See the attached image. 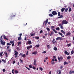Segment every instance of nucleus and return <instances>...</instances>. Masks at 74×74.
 I'll use <instances>...</instances> for the list:
<instances>
[{
    "mask_svg": "<svg viewBox=\"0 0 74 74\" xmlns=\"http://www.w3.org/2000/svg\"><path fill=\"white\" fill-rule=\"evenodd\" d=\"M68 23V22H67L66 20H63L62 21V23L61 24H62V25H67Z\"/></svg>",
    "mask_w": 74,
    "mask_h": 74,
    "instance_id": "nucleus-1",
    "label": "nucleus"
},
{
    "mask_svg": "<svg viewBox=\"0 0 74 74\" xmlns=\"http://www.w3.org/2000/svg\"><path fill=\"white\" fill-rule=\"evenodd\" d=\"M51 14L53 15H56L58 14V13L56 12V11H53L52 12Z\"/></svg>",
    "mask_w": 74,
    "mask_h": 74,
    "instance_id": "nucleus-2",
    "label": "nucleus"
},
{
    "mask_svg": "<svg viewBox=\"0 0 74 74\" xmlns=\"http://www.w3.org/2000/svg\"><path fill=\"white\" fill-rule=\"evenodd\" d=\"M32 48V46L31 45L29 46H27V48L28 50H29L30 49V48Z\"/></svg>",
    "mask_w": 74,
    "mask_h": 74,
    "instance_id": "nucleus-3",
    "label": "nucleus"
},
{
    "mask_svg": "<svg viewBox=\"0 0 74 74\" xmlns=\"http://www.w3.org/2000/svg\"><path fill=\"white\" fill-rule=\"evenodd\" d=\"M56 40H60V41H61V40H62V39L61 37H57L56 38Z\"/></svg>",
    "mask_w": 74,
    "mask_h": 74,
    "instance_id": "nucleus-4",
    "label": "nucleus"
},
{
    "mask_svg": "<svg viewBox=\"0 0 74 74\" xmlns=\"http://www.w3.org/2000/svg\"><path fill=\"white\" fill-rule=\"evenodd\" d=\"M1 42L2 45H3L5 44V42H3V40H1Z\"/></svg>",
    "mask_w": 74,
    "mask_h": 74,
    "instance_id": "nucleus-5",
    "label": "nucleus"
},
{
    "mask_svg": "<svg viewBox=\"0 0 74 74\" xmlns=\"http://www.w3.org/2000/svg\"><path fill=\"white\" fill-rule=\"evenodd\" d=\"M63 24H60L59 25V26H60V28L61 29H64L63 27L62 26Z\"/></svg>",
    "mask_w": 74,
    "mask_h": 74,
    "instance_id": "nucleus-6",
    "label": "nucleus"
},
{
    "mask_svg": "<svg viewBox=\"0 0 74 74\" xmlns=\"http://www.w3.org/2000/svg\"><path fill=\"white\" fill-rule=\"evenodd\" d=\"M71 34V33L70 32H68L66 34V37H67L68 36H70Z\"/></svg>",
    "mask_w": 74,
    "mask_h": 74,
    "instance_id": "nucleus-7",
    "label": "nucleus"
},
{
    "mask_svg": "<svg viewBox=\"0 0 74 74\" xmlns=\"http://www.w3.org/2000/svg\"><path fill=\"white\" fill-rule=\"evenodd\" d=\"M37 61H36V59H34V65H35V66H36L37 65V64H36V62Z\"/></svg>",
    "mask_w": 74,
    "mask_h": 74,
    "instance_id": "nucleus-8",
    "label": "nucleus"
},
{
    "mask_svg": "<svg viewBox=\"0 0 74 74\" xmlns=\"http://www.w3.org/2000/svg\"><path fill=\"white\" fill-rule=\"evenodd\" d=\"M18 52H17V53H15L14 55H15V58H17L18 57Z\"/></svg>",
    "mask_w": 74,
    "mask_h": 74,
    "instance_id": "nucleus-9",
    "label": "nucleus"
},
{
    "mask_svg": "<svg viewBox=\"0 0 74 74\" xmlns=\"http://www.w3.org/2000/svg\"><path fill=\"white\" fill-rule=\"evenodd\" d=\"M29 40V39L28 40V43L29 45H31V44H32V42Z\"/></svg>",
    "mask_w": 74,
    "mask_h": 74,
    "instance_id": "nucleus-10",
    "label": "nucleus"
},
{
    "mask_svg": "<svg viewBox=\"0 0 74 74\" xmlns=\"http://www.w3.org/2000/svg\"><path fill=\"white\" fill-rule=\"evenodd\" d=\"M3 38L4 40H8V39L6 38V36H5L3 35Z\"/></svg>",
    "mask_w": 74,
    "mask_h": 74,
    "instance_id": "nucleus-11",
    "label": "nucleus"
},
{
    "mask_svg": "<svg viewBox=\"0 0 74 74\" xmlns=\"http://www.w3.org/2000/svg\"><path fill=\"white\" fill-rule=\"evenodd\" d=\"M69 62H67L66 61L64 62V65H66V64H68Z\"/></svg>",
    "mask_w": 74,
    "mask_h": 74,
    "instance_id": "nucleus-12",
    "label": "nucleus"
},
{
    "mask_svg": "<svg viewBox=\"0 0 74 74\" xmlns=\"http://www.w3.org/2000/svg\"><path fill=\"white\" fill-rule=\"evenodd\" d=\"M74 73V71H71L69 72V74H73V73Z\"/></svg>",
    "mask_w": 74,
    "mask_h": 74,
    "instance_id": "nucleus-13",
    "label": "nucleus"
},
{
    "mask_svg": "<svg viewBox=\"0 0 74 74\" xmlns=\"http://www.w3.org/2000/svg\"><path fill=\"white\" fill-rule=\"evenodd\" d=\"M66 55H69V53H68V52H67V51H64Z\"/></svg>",
    "mask_w": 74,
    "mask_h": 74,
    "instance_id": "nucleus-14",
    "label": "nucleus"
},
{
    "mask_svg": "<svg viewBox=\"0 0 74 74\" xmlns=\"http://www.w3.org/2000/svg\"><path fill=\"white\" fill-rule=\"evenodd\" d=\"M22 40V38H21V37L20 36H19L18 38V40L19 41H21V40Z\"/></svg>",
    "mask_w": 74,
    "mask_h": 74,
    "instance_id": "nucleus-15",
    "label": "nucleus"
},
{
    "mask_svg": "<svg viewBox=\"0 0 74 74\" xmlns=\"http://www.w3.org/2000/svg\"><path fill=\"white\" fill-rule=\"evenodd\" d=\"M53 49L54 51H57L58 50V49L56 47H55L53 48Z\"/></svg>",
    "mask_w": 74,
    "mask_h": 74,
    "instance_id": "nucleus-16",
    "label": "nucleus"
},
{
    "mask_svg": "<svg viewBox=\"0 0 74 74\" xmlns=\"http://www.w3.org/2000/svg\"><path fill=\"white\" fill-rule=\"evenodd\" d=\"M68 8H69V12H71V8H70V7H69Z\"/></svg>",
    "mask_w": 74,
    "mask_h": 74,
    "instance_id": "nucleus-17",
    "label": "nucleus"
},
{
    "mask_svg": "<svg viewBox=\"0 0 74 74\" xmlns=\"http://www.w3.org/2000/svg\"><path fill=\"white\" fill-rule=\"evenodd\" d=\"M53 32H54L55 33H56H56H57V31H56V30H55V29H53Z\"/></svg>",
    "mask_w": 74,
    "mask_h": 74,
    "instance_id": "nucleus-18",
    "label": "nucleus"
},
{
    "mask_svg": "<svg viewBox=\"0 0 74 74\" xmlns=\"http://www.w3.org/2000/svg\"><path fill=\"white\" fill-rule=\"evenodd\" d=\"M35 33H34V34L31 33L30 36H34L35 35Z\"/></svg>",
    "mask_w": 74,
    "mask_h": 74,
    "instance_id": "nucleus-19",
    "label": "nucleus"
},
{
    "mask_svg": "<svg viewBox=\"0 0 74 74\" xmlns=\"http://www.w3.org/2000/svg\"><path fill=\"white\" fill-rule=\"evenodd\" d=\"M64 10H66V8H62L61 9L62 12H63V11H64Z\"/></svg>",
    "mask_w": 74,
    "mask_h": 74,
    "instance_id": "nucleus-20",
    "label": "nucleus"
},
{
    "mask_svg": "<svg viewBox=\"0 0 74 74\" xmlns=\"http://www.w3.org/2000/svg\"><path fill=\"white\" fill-rule=\"evenodd\" d=\"M15 16V15H13V16H11L10 17V19H12V18H13V16Z\"/></svg>",
    "mask_w": 74,
    "mask_h": 74,
    "instance_id": "nucleus-21",
    "label": "nucleus"
},
{
    "mask_svg": "<svg viewBox=\"0 0 74 74\" xmlns=\"http://www.w3.org/2000/svg\"><path fill=\"white\" fill-rule=\"evenodd\" d=\"M53 42V44H57V41H55L54 42Z\"/></svg>",
    "mask_w": 74,
    "mask_h": 74,
    "instance_id": "nucleus-22",
    "label": "nucleus"
},
{
    "mask_svg": "<svg viewBox=\"0 0 74 74\" xmlns=\"http://www.w3.org/2000/svg\"><path fill=\"white\" fill-rule=\"evenodd\" d=\"M3 35L2 36H1V37L0 38L1 41H3Z\"/></svg>",
    "mask_w": 74,
    "mask_h": 74,
    "instance_id": "nucleus-23",
    "label": "nucleus"
},
{
    "mask_svg": "<svg viewBox=\"0 0 74 74\" xmlns=\"http://www.w3.org/2000/svg\"><path fill=\"white\" fill-rule=\"evenodd\" d=\"M71 45V43H69L67 44V46L68 47H70Z\"/></svg>",
    "mask_w": 74,
    "mask_h": 74,
    "instance_id": "nucleus-24",
    "label": "nucleus"
},
{
    "mask_svg": "<svg viewBox=\"0 0 74 74\" xmlns=\"http://www.w3.org/2000/svg\"><path fill=\"white\" fill-rule=\"evenodd\" d=\"M48 19H47L45 21V24H47L48 23Z\"/></svg>",
    "mask_w": 74,
    "mask_h": 74,
    "instance_id": "nucleus-25",
    "label": "nucleus"
},
{
    "mask_svg": "<svg viewBox=\"0 0 74 74\" xmlns=\"http://www.w3.org/2000/svg\"><path fill=\"white\" fill-rule=\"evenodd\" d=\"M53 34V32H52L51 33V34H50V36H52Z\"/></svg>",
    "mask_w": 74,
    "mask_h": 74,
    "instance_id": "nucleus-26",
    "label": "nucleus"
},
{
    "mask_svg": "<svg viewBox=\"0 0 74 74\" xmlns=\"http://www.w3.org/2000/svg\"><path fill=\"white\" fill-rule=\"evenodd\" d=\"M58 16H61V15H60V12H59L58 13Z\"/></svg>",
    "mask_w": 74,
    "mask_h": 74,
    "instance_id": "nucleus-27",
    "label": "nucleus"
},
{
    "mask_svg": "<svg viewBox=\"0 0 74 74\" xmlns=\"http://www.w3.org/2000/svg\"><path fill=\"white\" fill-rule=\"evenodd\" d=\"M15 73L16 74H18V71H17V70H15Z\"/></svg>",
    "mask_w": 74,
    "mask_h": 74,
    "instance_id": "nucleus-28",
    "label": "nucleus"
},
{
    "mask_svg": "<svg viewBox=\"0 0 74 74\" xmlns=\"http://www.w3.org/2000/svg\"><path fill=\"white\" fill-rule=\"evenodd\" d=\"M49 16H50V17H52V16H53V15L52 14H49Z\"/></svg>",
    "mask_w": 74,
    "mask_h": 74,
    "instance_id": "nucleus-29",
    "label": "nucleus"
},
{
    "mask_svg": "<svg viewBox=\"0 0 74 74\" xmlns=\"http://www.w3.org/2000/svg\"><path fill=\"white\" fill-rule=\"evenodd\" d=\"M60 16V17H58V18H63V15H61V16Z\"/></svg>",
    "mask_w": 74,
    "mask_h": 74,
    "instance_id": "nucleus-30",
    "label": "nucleus"
},
{
    "mask_svg": "<svg viewBox=\"0 0 74 74\" xmlns=\"http://www.w3.org/2000/svg\"><path fill=\"white\" fill-rule=\"evenodd\" d=\"M34 55H37V52H33L32 53Z\"/></svg>",
    "mask_w": 74,
    "mask_h": 74,
    "instance_id": "nucleus-31",
    "label": "nucleus"
},
{
    "mask_svg": "<svg viewBox=\"0 0 74 74\" xmlns=\"http://www.w3.org/2000/svg\"><path fill=\"white\" fill-rule=\"evenodd\" d=\"M69 59H71V57H70V56H68L67 57V60H69Z\"/></svg>",
    "mask_w": 74,
    "mask_h": 74,
    "instance_id": "nucleus-32",
    "label": "nucleus"
},
{
    "mask_svg": "<svg viewBox=\"0 0 74 74\" xmlns=\"http://www.w3.org/2000/svg\"><path fill=\"white\" fill-rule=\"evenodd\" d=\"M40 47V45H36L35 46V47H37V48H38V47Z\"/></svg>",
    "mask_w": 74,
    "mask_h": 74,
    "instance_id": "nucleus-33",
    "label": "nucleus"
},
{
    "mask_svg": "<svg viewBox=\"0 0 74 74\" xmlns=\"http://www.w3.org/2000/svg\"><path fill=\"white\" fill-rule=\"evenodd\" d=\"M35 38L36 40H39V38H40V37H39V36H38V37H36Z\"/></svg>",
    "mask_w": 74,
    "mask_h": 74,
    "instance_id": "nucleus-34",
    "label": "nucleus"
},
{
    "mask_svg": "<svg viewBox=\"0 0 74 74\" xmlns=\"http://www.w3.org/2000/svg\"><path fill=\"white\" fill-rule=\"evenodd\" d=\"M58 34H59L60 36H63V34L60 33V32H58Z\"/></svg>",
    "mask_w": 74,
    "mask_h": 74,
    "instance_id": "nucleus-35",
    "label": "nucleus"
},
{
    "mask_svg": "<svg viewBox=\"0 0 74 74\" xmlns=\"http://www.w3.org/2000/svg\"><path fill=\"white\" fill-rule=\"evenodd\" d=\"M47 30L48 32H49V31H50V29L48 27L47 28Z\"/></svg>",
    "mask_w": 74,
    "mask_h": 74,
    "instance_id": "nucleus-36",
    "label": "nucleus"
},
{
    "mask_svg": "<svg viewBox=\"0 0 74 74\" xmlns=\"http://www.w3.org/2000/svg\"><path fill=\"white\" fill-rule=\"evenodd\" d=\"M14 41H10V44H12L13 43H14Z\"/></svg>",
    "mask_w": 74,
    "mask_h": 74,
    "instance_id": "nucleus-37",
    "label": "nucleus"
},
{
    "mask_svg": "<svg viewBox=\"0 0 74 74\" xmlns=\"http://www.w3.org/2000/svg\"><path fill=\"white\" fill-rule=\"evenodd\" d=\"M29 68H30V69H32V65H29Z\"/></svg>",
    "mask_w": 74,
    "mask_h": 74,
    "instance_id": "nucleus-38",
    "label": "nucleus"
},
{
    "mask_svg": "<svg viewBox=\"0 0 74 74\" xmlns=\"http://www.w3.org/2000/svg\"><path fill=\"white\" fill-rule=\"evenodd\" d=\"M2 62H4V63H5V62H6V61H5V60L2 59Z\"/></svg>",
    "mask_w": 74,
    "mask_h": 74,
    "instance_id": "nucleus-39",
    "label": "nucleus"
},
{
    "mask_svg": "<svg viewBox=\"0 0 74 74\" xmlns=\"http://www.w3.org/2000/svg\"><path fill=\"white\" fill-rule=\"evenodd\" d=\"M5 55L6 57H8V54H7V53H5Z\"/></svg>",
    "mask_w": 74,
    "mask_h": 74,
    "instance_id": "nucleus-40",
    "label": "nucleus"
},
{
    "mask_svg": "<svg viewBox=\"0 0 74 74\" xmlns=\"http://www.w3.org/2000/svg\"><path fill=\"white\" fill-rule=\"evenodd\" d=\"M39 69L41 71H42L43 70V69H42V68L41 67H40L39 68Z\"/></svg>",
    "mask_w": 74,
    "mask_h": 74,
    "instance_id": "nucleus-41",
    "label": "nucleus"
},
{
    "mask_svg": "<svg viewBox=\"0 0 74 74\" xmlns=\"http://www.w3.org/2000/svg\"><path fill=\"white\" fill-rule=\"evenodd\" d=\"M16 49L17 51H19L20 50V49H19V47H18L17 48H16Z\"/></svg>",
    "mask_w": 74,
    "mask_h": 74,
    "instance_id": "nucleus-42",
    "label": "nucleus"
},
{
    "mask_svg": "<svg viewBox=\"0 0 74 74\" xmlns=\"http://www.w3.org/2000/svg\"><path fill=\"white\" fill-rule=\"evenodd\" d=\"M32 69H34V70H36V68L34 67V66H33L32 67Z\"/></svg>",
    "mask_w": 74,
    "mask_h": 74,
    "instance_id": "nucleus-43",
    "label": "nucleus"
},
{
    "mask_svg": "<svg viewBox=\"0 0 74 74\" xmlns=\"http://www.w3.org/2000/svg\"><path fill=\"white\" fill-rule=\"evenodd\" d=\"M59 71V73H58V74H61V72L60 71V70H58Z\"/></svg>",
    "mask_w": 74,
    "mask_h": 74,
    "instance_id": "nucleus-44",
    "label": "nucleus"
},
{
    "mask_svg": "<svg viewBox=\"0 0 74 74\" xmlns=\"http://www.w3.org/2000/svg\"><path fill=\"white\" fill-rule=\"evenodd\" d=\"M68 8H66V9H65V12H67V11H68Z\"/></svg>",
    "mask_w": 74,
    "mask_h": 74,
    "instance_id": "nucleus-45",
    "label": "nucleus"
},
{
    "mask_svg": "<svg viewBox=\"0 0 74 74\" xmlns=\"http://www.w3.org/2000/svg\"><path fill=\"white\" fill-rule=\"evenodd\" d=\"M56 30H60V28H59V27H57L56 29Z\"/></svg>",
    "mask_w": 74,
    "mask_h": 74,
    "instance_id": "nucleus-46",
    "label": "nucleus"
},
{
    "mask_svg": "<svg viewBox=\"0 0 74 74\" xmlns=\"http://www.w3.org/2000/svg\"><path fill=\"white\" fill-rule=\"evenodd\" d=\"M21 42H18V45H19L20 44H21Z\"/></svg>",
    "mask_w": 74,
    "mask_h": 74,
    "instance_id": "nucleus-47",
    "label": "nucleus"
},
{
    "mask_svg": "<svg viewBox=\"0 0 74 74\" xmlns=\"http://www.w3.org/2000/svg\"><path fill=\"white\" fill-rule=\"evenodd\" d=\"M54 28V26H51V29H53Z\"/></svg>",
    "mask_w": 74,
    "mask_h": 74,
    "instance_id": "nucleus-48",
    "label": "nucleus"
},
{
    "mask_svg": "<svg viewBox=\"0 0 74 74\" xmlns=\"http://www.w3.org/2000/svg\"><path fill=\"white\" fill-rule=\"evenodd\" d=\"M3 52H1V53H0V55L1 56H2L3 55Z\"/></svg>",
    "mask_w": 74,
    "mask_h": 74,
    "instance_id": "nucleus-49",
    "label": "nucleus"
},
{
    "mask_svg": "<svg viewBox=\"0 0 74 74\" xmlns=\"http://www.w3.org/2000/svg\"><path fill=\"white\" fill-rule=\"evenodd\" d=\"M25 56H26L25 54H23V55H22V57H23V58H25Z\"/></svg>",
    "mask_w": 74,
    "mask_h": 74,
    "instance_id": "nucleus-50",
    "label": "nucleus"
},
{
    "mask_svg": "<svg viewBox=\"0 0 74 74\" xmlns=\"http://www.w3.org/2000/svg\"><path fill=\"white\" fill-rule=\"evenodd\" d=\"M60 59H61L62 60H63V57H62V56L60 57Z\"/></svg>",
    "mask_w": 74,
    "mask_h": 74,
    "instance_id": "nucleus-51",
    "label": "nucleus"
},
{
    "mask_svg": "<svg viewBox=\"0 0 74 74\" xmlns=\"http://www.w3.org/2000/svg\"><path fill=\"white\" fill-rule=\"evenodd\" d=\"M47 47L48 48V49H49V45H48L47 46Z\"/></svg>",
    "mask_w": 74,
    "mask_h": 74,
    "instance_id": "nucleus-52",
    "label": "nucleus"
},
{
    "mask_svg": "<svg viewBox=\"0 0 74 74\" xmlns=\"http://www.w3.org/2000/svg\"><path fill=\"white\" fill-rule=\"evenodd\" d=\"M20 62H21V63H23V60H22L21 59L20 60Z\"/></svg>",
    "mask_w": 74,
    "mask_h": 74,
    "instance_id": "nucleus-53",
    "label": "nucleus"
},
{
    "mask_svg": "<svg viewBox=\"0 0 74 74\" xmlns=\"http://www.w3.org/2000/svg\"><path fill=\"white\" fill-rule=\"evenodd\" d=\"M2 70L3 72H5V69H3Z\"/></svg>",
    "mask_w": 74,
    "mask_h": 74,
    "instance_id": "nucleus-54",
    "label": "nucleus"
},
{
    "mask_svg": "<svg viewBox=\"0 0 74 74\" xmlns=\"http://www.w3.org/2000/svg\"><path fill=\"white\" fill-rule=\"evenodd\" d=\"M62 68H63V66H61L60 69H61V70H62Z\"/></svg>",
    "mask_w": 74,
    "mask_h": 74,
    "instance_id": "nucleus-55",
    "label": "nucleus"
},
{
    "mask_svg": "<svg viewBox=\"0 0 74 74\" xmlns=\"http://www.w3.org/2000/svg\"><path fill=\"white\" fill-rule=\"evenodd\" d=\"M26 69H28V70H30V68H27V67H26Z\"/></svg>",
    "mask_w": 74,
    "mask_h": 74,
    "instance_id": "nucleus-56",
    "label": "nucleus"
},
{
    "mask_svg": "<svg viewBox=\"0 0 74 74\" xmlns=\"http://www.w3.org/2000/svg\"><path fill=\"white\" fill-rule=\"evenodd\" d=\"M42 53H46V51H43L42 52Z\"/></svg>",
    "mask_w": 74,
    "mask_h": 74,
    "instance_id": "nucleus-57",
    "label": "nucleus"
},
{
    "mask_svg": "<svg viewBox=\"0 0 74 74\" xmlns=\"http://www.w3.org/2000/svg\"><path fill=\"white\" fill-rule=\"evenodd\" d=\"M42 32H42V30H41V31H40V33H41V34L42 33Z\"/></svg>",
    "mask_w": 74,
    "mask_h": 74,
    "instance_id": "nucleus-58",
    "label": "nucleus"
},
{
    "mask_svg": "<svg viewBox=\"0 0 74 74\" xmlns=\"http://www.w3.org/2000/svg\"><path fill=\"white\" fill-rule=\"evenodd\" d=\"M42 38H45V36H42Z\"/></svg>",
    "mask_w": 74,
    "mask_h": 74,
    "instance_id": "nucleus-59",
    "label": "nucleus"
},
{
    "mask_svg": "<svg viewBox=\"0 0 74 74\" xmlns=\"http://www.w3.org/2000/svg\"><path fill=\"white\" fill-rule=\"evenodd\" d=\"M14 69H13L12 70V73L14 74Z\"/></svg>",
    "mask_w": 74,
    "mask_h": 74,
    "instance_id": "nucleus-60",
    "label": "nucleus"
},
{
    "mask_svg": "<svg viewBox=\"0 0 74 74\" xmlns=\"http://www.w3.org/2000/svg\"><path fill=\"white\" fill-rule=\"evenodd\" d=\"M22 34H19V36H20V37H21V36H22Z\"/></svg>",
    "mask_w": 74,
    "mask_h": 74,
    "instance_id": "nucleus-61",
    "label": "nucleus"
},
{
    "mask_svg": "<svg viewBox=\"0 0 74 74\" xmlns=\"http://www.w3.org/2000/svg\"><path fill=\"white\" fill-rule=\"evenodd\" d=\"M52 62H54V61H55V59H52Z\"/></svg>",
    "mask_w": 74,
    "mask_h": 74,
    "instance_id": "nucleus-62",
    "label": "nucleus"
},
{
    "mask_svg": "<svg viewBox=\"0 0 74 74\" xmlns=\"http://www.w3.org/2000/svg\"><path fill=\"white\" fill-rule=\"evenodd\" d=\"M15 63V61H14L13 62V64H14Z\"/></svg>",
    "mask_w": 74,
    "mask_h": 74,
    "instance_id": "nucleus-63",
    "label": "nucleus"
},
{
    "mask_svg": "<svg viewBox=\"0 0 74 74\" xmlns=\"http://www.w3.org/2000/svg\"><path fill=\"white\" fill-rule=\"evenodd\" d=\"M51 63L52 64H54L55 63L53 62H51Z\"/></svg>",
    "mask_w": 74,
    "mask_h": 74,
    "instance_id": "nucleus-64",
    "label": "nucleus"
}]
</instances>
